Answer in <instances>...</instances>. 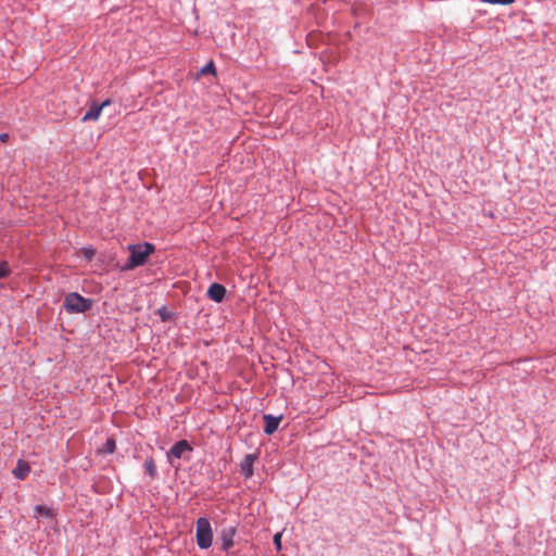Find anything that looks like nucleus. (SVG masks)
Instances as JSON below:
<instances>
[{
	"label": "nucleus",
	"mask_w": 556,
	"mask_h": 556,
	"mask_svg": "<svg viewBox=\"0 0 556 556\" xmlns=\"http://www.w3.org/2000/svg\"><path fill=\"white\" fill-rule=\"evenodd\" d=\"M501 3H502V4H507L508 2H506V1H503V2H501Z\"/></svg>",
	"instance_id": "nucleus-19"
},
{
	"label": "nucleus",
	"mask_w": 556,
	"mask_h": 556,
	"mask_svg": "<svg viewBox=\"0 0 556 556\" xmlns=\"http://www.w3.org/2000/svg\"><path fill=\"white\" fill-rule=\"evenodd\" d=\"M116 448L115 440L110 438L106 440L105 444L99 450L101 454H112Z\"/></svg>",
	"instance_id": "nucleus-13"
},
{
	"label": "nucleus",
	"mask_w": 556,
	"mask_h": 556,
	"mask_svg": "<svg viewBox=\"0 0 556 556\" xmlns=\"http://www.w3.org/2000/svg\"><path fill=\"white\" fill-rule=\"evenodd\" d=\"M264 420H265L264 432L266 434H273L278 429L281 417H274L271 415H265Z\"/></svg>",
	"instance_id": "nucleus-9"
},
{
	"label": "nucleus",
	"mask_w": 556,
	"mask_h": 556,
	"mask_svg": "<svg viewBox=\"0 0 556 556\" xmlns=\"http://www.w3.org/2000/svg\"><path fill=\"white\" fill-rule=\"evenodd\" d=\"M0 140H1L2 142H7V141L9 140V135H8V134H1V135H0Z\"/></svg>",
	"instance_id": "nucleus-18"
},
{
	"label": "nucleus",
	"mask_w": 556,
	"mask_h": 556,
	"mask_svg": "<svg viewBox=\"0 0 556 556\" xmlns=\"http://www.w3.org/2000/svg\"><path fill=\"white\" fill-rule=\"evenodd\" d=\"M30 471V467L26 462L18 460L16 467L13 469V475L15 478L23 480L27 477Z\"/></svg>",
	"instance_id": "nucleus-10"
},
{
	"label": "nucleus",
	"mask_w": 556,
	"mask_h": 556,
	"mask_svg": "<svg viewBox=\"0 0 556 556\" xmlns=\"http://www.w3.org/2000/svg\"><path fill=\"white\" fill-rule=\"evenodd\" d=\"M110 104H111L110 100L103 101L100 105L93 103L91 105V108L84 115L83 121L84 122H86V121H97L100 117L102 110L105 106L110 105Z\"/></svg>",
	"instance_id": "nucleus-8"
},
{
	"label": "nucleus",
	"mask_w": 556,
	"mask_h": 556,
	"mask_svg": "<svg viewBox=\"0 0 556 556\" xmlns=\"http://www.w3.org/2000/svg\"><path fill=\"white\" fill-rule=\"evenodd\" d=\"M144 468H146V471L149 473V476L154 479L157 475V469H156V465L154 463V459L152 457H148L146 460H144Z\"/></svg>",
	"instance_id": "nucleus-12"
},
{
	"label": "nucleus",
	"mask_w": 556,
	"mask_h": 556,
	"mask_svg": "<svg viewBox=\"0 0 556 556\" xmlns=\"http://www.w3.org/2000/svg\"><path fill=\"white\" fill-rule=\"evenodd\" d=\"M281 536H282L281 532H277L274 535V544H275L277 551L281 549Z\"/></svg>",
	"instance_id": "nucleus-17"
},
{
	"label": "nucleus",
	"mask_w": 556,
	"mask_h": 556,
	"mask_svg": "<svg viewBox=\"0 0 556 556\" xmlns=\"http://www.w3.org/2000/svg\"><path fill=\"white\" fill-rule=\"evenodd\" d=\"M130 255L127 263L124 265V270H131L136 267L142 266L148 257L155 251L152 243L146 242L142 244H130L128 247Z\"/></svg>",
	"instance_id": "nucleus-1"
},
{
	"label": "nucleus",
	"mask_w": 556,
	"mask_h": 556,
	"mask_svg": "<svg viewBox=\"0 0 556 556\" xmlns=\"http://www.w3.org/2000/svg\"><path fill=\"white\" fill-rule=\"evenodd\" d=\"M226 295V288L217 282L212 283L207 289V296L217 303H220Z\"/></svg>",
	"instance_id": "nucleus-7"
},
{
	"label": "nucleus",
	"mask_w": 556,
	"mask_h": 556,
	"mask_svg": "<svg viewBox=\"0 0 556 556\" xmlns=\"http://www.w3.org/2000/svg\"><path fill=\"white\" fill-rule=\"evenodd\" d=\"M258 455L257 454H248L244 456L240 464V470L241 473L244 476V478L249 479L253 476V465L257 460Z\"/></svg>",
	"instance_id": "nucleus-5"
},
{
	"label": "nucleus",
	"mask_w": 556,
	"mask_h": 556,
	"mask_svg": "<svg viewBox=\"0 0 556 556\" xmlns=\"http://www.w3.org/2000/svg\"><path fill=\"white\" fill-rule=\"evenodd\" d=\"M10 268L7 262H0V279L8 277Z\"/></svg>",
	"instance_id": "nucleus-15"
},
{
	"label": "nucleus",
	"mask_w": 556,
	"mask_h": 556,
	"mask_svg": "<svg viewBox=\"0 0 556 556\" xmlns=\"http://www.w3.org/2000/svg\"><path fill=\"white\" fill-rule=\"evenodd\" d=\"M63 306L68 313H85L91 308L92 300L72 292L65 296Z\"/></svg>",
	"instance_id": "nucleus-2"
},
{
	"label": "nucleus",
	"mask_w": 556,
	"mask_h": 556,
	"mask_svg": "<svg viewBox=\"0 0 556 556\" xmlns=\"http://www.w3.org/2000/svg\"><path fill=\"white\" fill-rule=\"evenodd\" d=\"M216 74V68L213 61H210L204 67L201 68L200 75Z\"/></svg>",
	"instance_id": "nucleus-14"
},
{
	"label": "nucleus",
	"mask_w": 556,
	"mask_h": 556,
	"mask_svg": "<svg viewBox=\"0 0 556 556\" xmlns=\"http://www.w3.org/2000/svg\"><path fill=\"white\" fill-rule=\"evenodd\" d=\"M192 447L186 440L175 443L167 453L168 460L172 463L173 458L180 459L185 453L191 452Z\"/></svg>",
	"instance_id": "nucleus-4"
},
{
	"label": "nucleus",
	"mask_w": 556,
	"mask_h": 556,
	"mask_svg": "<svg viewBox=\"0 0 556 556\" xmlns=\"http://www.w3.org/2000/svg\"><path fill=\"white\" fill-rule=\"evenodd\" d=\"M237 529L235 527H226L220 531L222 548L228 551L233 546V538Z\"/></svg>",
	"instance_id": "nucleus-6"
},
{
	"label": "nucleus",
	"mask_w": 556,
	"mask_h": 556,
	"mask_svg": "<svg viewBox=\"0 0 556 556\" xmlns=\"http://www.w3.org/2000/svg\"><path fill=\"white\" fill-rule=\"evenodd\" d=\"M54 515V510L48 506L37 505L35 507V517L41 516L46 518H52Z\"/></svg>",
	"instance_id": "nucleus-11"
},
{
	"label": "nucleus",
	"mask_w": 556,
	"mask_h": 556,
	"mask_svg": "<svg viewBox=\"0 0 556 556\" xmlns=\"http://www.w3.org/2000/svg\"><path fill=\"white\" fill-rule=\"evenodd\" d=\"M197 544L200 548L206 549L212 545L213 531L210 521L201 517L197 520Z\"/></svg>",
	"instance_id": "nucleus-3"
},
{
	"label": "nucleus",
	"mask_w": 556,
	"mask_h": 556,
	"mask_svg": "<svg viewBox=\"0 0 556 556\" xmlns=\"http://www.w3.org/2000/svg\"><path fill=\"white\" fill-rule=\"evenodd\" d=\"M80 253L89 261L94 256V250L88 248H83Z\"/></svg>",
	"instance_id": "nucleus-16"
}]
</instances>
